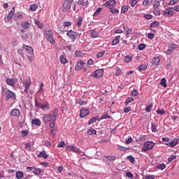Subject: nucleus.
Wrapping results in <instances>:
<instances>
[{
  "mask_svg": "<svg viewBox=\"0 0 179 179\" xmlns=\"http://www.w3.org/2000/svg\"><path fill=\"white\" fill-rule=\"evenodd\" d=\"M57 117H58V108H55L53 111L50 114H45L43 115L44 122H50V121H55Z\"/></svg>",
  "mask_w": 179,
  "mask_h": 179,
  "instance_id": "nucleus-1",
  "label": "nucleus"
},
{
  "mask_svg": "<svg viewBox=\"0 0 179 179\" xmlns=\"http://www.w3.org/2000/svg\"><path fill=\"white\" fill-rule=\"evenodd\" d=\"M155 145H156V143H153V141L145 142L141 152H148V150H152V149L155 148Z\"/></svg>",
  "mask_w": 179,
  "mask_h": 179,
  "instance_id": "nucleus-2",
  "label": "nucleus"
},
{
  "mask_svg": "<svg viewBox=\"0 0 179 179\" xmlns=\"http://www.w3.org/2000/svg\"><path fill=\"white\" fill-rule=\"evenodd\" d=\"M45 36L48 40V41H49V43H50V44H55V40H54V33L52 32V31L51 30H48V31H45Z\"/></svg>",
  "mask_w": 179,
  "mask_h": 179,
  "instance_id": "nucleus-3",
  "label": "nucleus"
},
{
  "mask_svg": "<svg viewBox=\"0 0 179 179\" xmlns=\"http://www.w3.org/2000/svg\"><path fill=\"white\" fill-rule=\"evenodd\" d=\"M163 13L165 17H171V16H174V9L173 8H168L163 11Z\"/></svg>",
  "mask_w": 179,
  "mask_h": 179,
  "instance_id": "nucleus-4",
  "label": "nucleus"
},
{
  "mask_svg": "<svg viewBox=\"0 0 179 179\" xmlns=\"http://www.w3.org/2000/svg\"><path fill=\"white\" fill-rule=\"evenodd\" d=\"M103 75H104L103 69H97L94 72L92 76V78H96V79H99V78H101Z\"/></svg>",
  "mask_w": 179,
  "mask_h": 179,
  "instance_id": "nucleus-5",
  "label": "nucleus"
},
{
  "mask_svg": "<svg viewBox=\"0 0 179 179\" xmlns=\"http://www.w3.org/2000/svg\"><path fill=\"white\" fill-rule=\"evenodd\" d=\"M6 100H9V99L16 100V94H15V92L10 91V90H7V91L6 92Z\"/></svg>",
  "mask_w": 179,
  "mask_h": 179,
  "instance_id": "nucleus-6",
  "label": "nucleus"
},
{
  "mask_svg": "<svg viewBox=\"0 0 179 179\" xmlns=\"http://www.w3.org/2000/svg\"><path fill=\"white\" fill-rule=\"evenodd\" d=\"M6 83L8 85V86H11V87H15L16 85V83H17V78H6Z\"/></svg>",
  "mask_w": 179,
  "mask_h": 179,
  "instance_id": "nucleus-7",
  "label": "nucleus"
},
{
  "mask_svg": "<svg viewBox=\"0 0 179 179\" xmlns=\"http://www.w3.org/2000/svg\"><path fill=\"white\" fill-rule=\"evenodd\" d=\"M66 150H69V152H74V153H79V155L82 153V151H80L79 148H76L73 145H67Z\"/></svg>",
  "mask_w": 179,
  "mask_h": 179,
  "instance_id": "nucleus-8",
  "label": "nucleus"
},
{
  "mask_svg": "<svg viewBox=\"0 0 179 179\" xmlns=\"http://www.w3.org/2000/svg\"><path fill=\"white\" fill-rule=\"evenodd\" d=\"M176 48H178V45L173 43L170 44L169 45L168 50L166 51V54H171V52H173V51H174Z\"/></svg>",
  "mask_w": 179,
  "mask_h": 179,
  "instance_id": "nucleus-9",
  "label": "nucleus"
},
{
  "mask_svg": "<svg viewBox=\"0 0 179 179\" xmlns=\"http://www.w3.org/2000/svg\"><path fill=\"white\" fill-rule=\"evenodd\" d=\"M89 109L82 108L80 110V118H85L87 115H89L90 114Z\"/></svg>",
  "mask_w": 179,
  "mask_h": 179,
  "instance_id": "nucleus-10",
  "label": "nucleus"
},
{
  "mask_svg": "<svg viewBox=\"0 0 179 179\" xmlns=\"http://www.w3.org/2000/svg\"><path fill=\"white\" fill-rule=\"evenodd\" d=\"M152 65H153V66H159V65H160V57H154L152 61Z\"/></svg>",
  "mask_w": 179,
  "mask_h": 179,
  "instance_id": "nucleus-11",
  "label": "nucleus"
},
{
  "mask_svg": "<svg viewBox=\"0 0 179 179\" xmlns=\"http://www.w3.org/2000/svg\"><path fill=\"white\" fill-rule=\"evenodd\" d=\"M67 36L74 41L76 40V33H75L73 31L70 30L67 32Z\"/></svg>",
  "mask_w": 179,
  "mask_h": 179,
  "instance_id": "nucleus-12",
  "label": "nucleus"
},
{
  "mask_svg": "<svg viewBox=\"0 0 179 179\" xmlns=\"http://www.w3.org/2000/svg\"><path fill=\"white\" fill-rule=\"evenodd\" d=\"M22 48H23V50H25V51H27V52H28V54H34L33 48H31L29 45H23Z\"/></svg>",
  "mask_w": 179,
  "mask_h": 179,
  "instance_id": "nucleus-13",
  "label": "nucleus"
},
{
  "mask_svg": "<svg viewBox=\"0 0 179 179\" xmlns=\"http://www.w3.org/2000/svg\"><path fill=\"white\" fill-rule=\"evenodd\" d=\"M83 65H85V62L83 61H78L77 65L75 67L76 71H80V69L83 68Z\"/></svg>",
  "mask_w": 179,
  "mask_h": 179,
  "instance_id": "nucleus-14",
  "label": "nucleus"
},
{
  "mask_svg": "<svg viewBox=\"0 0 179 179\" xmlns=\"http://www.w3.org/2000/svg\"><path fill=\"white\" fill-rule=\"evenodd\" d=\"M178 143V138H175L171 143H166V145H167L168 146H170V148H174V146H177Z\"/></svg>",
  "mask_w": 179,
  "mask_h": 179,
  "instance_id": "nucleus-15",
  "label": "nucleus"
},
{
  "mask_svg": "<svg viewBox=\"0 0 179 179\" xmlns=\"http://www.w3.org/2000/svg\"><path fill=\"white\" fill-rule=\"evenodd\" d=\"M31 85V80H28L26 81L24 83V92L25 93L28 94L29 93V87H30Z\"/></svg>",
  "mask_w": 179,
  "mask_h": 179,
  "instance_id": "nucleus-16",
  "label": "nucleus"
},
{
  "mask_svg": "<svg viewBox=\"0 0 179 179\" xmlns=\"http://www.w3.org/2000/svg\"><path fill=\"white\" fill-rule=\"evenodd\" d=\"M10 114L13 117H19L20 115V110L19 109H13Z\"/></svg>",
  "mask_w": 179,
  "mask_h": 179,
  "instance_id": "nucleus-17",
  "label": "nucleus"
},
{
  "mask_svg": "<svg viewBox=\"0 0 179 179\" xmlns=\"http://www.w3.org/2000/svg\"><path fill=\"white\" fill-rule=\"evenodd\" d=\"M104 5L105 6H112V8H114L115 6V0H108Z\"/></svg>",
  "mask_w": 179,
  "mask_h": 179,
  "instance_id": "nucleus-18",
  "label": "nucleus"
},
{
  "mask_svg": "<svg viewBox=\"0 0 179 179\" xmlns=\"http://www.w3.org/2000/svg\"><path fill=\"white\" fill-rule=\"evenodd\" d=\"M90 34L92 38H97L99 37V33L94 29L90 31Z\"/></svg>",
  "mask_w": 179,
  "mask_h": 179,
  "instance_id": "nucleus-19",
  "label": "nucleus"
},
{
  "mask_svg": "<svg viewBox=\"0 0 179 179\" xmlns=\"http://www.w3.org/2000/svg\"><path fill=\"white\" fill-rule=\"evenodd\" d=\"M71 3H72V1H64V3H63L64 9H66V10L71 9Z\"/></svg>",
  "mask_w": 179,
  "mask_h": 179,
  "instance_id": "nucleus-20",
  "label": "nucleus"
},
{
  "mask_svg": "<svg viewBox=\"0 0 179 179\" xmlns=\"http://www.w3.org/2000/svg\"><path fill=\"white\" fill-rule=\"evenodd\" d=\"M15 15V7H13L10 13H8V15H7L8 20H10L12 19H13V15Z\"/></svg>",
  "mask_w": 179,
  "mask_h": 179,
  "instance_id": "nucleus-21",
  "label": "nucleus"
},
{
  "mask_svg": "<svg viewBox=\"0 0 179 179\" xmlns=\"http://www.w3.org/2000/svg\"><path fill=\"white\" fill-rule=\"evenodd\" d=\"M32 125H36V127H40L41 125V120L40 119H35L31 120Z\"/></svg>",
  "mask_w": 179,
  "mask_h": 179,
  "instance_id": "nucleus-22",
  "label": "nucleus"
},
{
  "mask_svg": "<svg viewBox=\"0 0 179 179\" xmlns=\"http://www.w3.org/2000/svg\"><path fill=\"white\" fill-rule=\"evenodd\" d=\"M14 19L17 21L22 20V19H23V14H22L20 13H15L14 15Z\"/></svg>",
  "mask_w": 179,
  "mask_h": 179,
  "instance_id": "nucleus-23",
  "label": "nucleus"
},
{
  "mask_svg": "<svg viewBox=\"0 0 179 179\" xmlns=\"http://www.w3.org/2000/svg\"><path fill=\"white\" fill-rule=\"evenodd\" d=\"M120 38H121V36H115L114 40H113V41H112V45H117V44H118V43H120Z\"/></svg>",
  "mask_w": 179,
  "mask_h": 179,
  "instance_id": "nucleus-24",
  "label": "nucleus"
},
{
  "mask_svg": "<svg viewBox=\"0 0 179 179\" xmlns=\"http://www.w3.org/2000/svg\"><path fill=\"white\" fill-rule=\"evenodd\" d=\"M123 29L124 30H125L126 33H127V36L131 34L132 33V31H134V29H129V27H127L125 25H123Z\"/></svg>",
  "mask_w": 179,
  "mask_h": 179,
  "instance_id": "nucleus-25",
  "label": "nucleus"
},
{
  "mask_svg": "<svg viewBox=\"0 0 179 179\" xmlns=\"http://www.w3.org/2000/svg\"><path fill=\"white\" fill-rule=\"evenodd\" d=\"M43 170L41 169L34 168L33 174H35V176H40Z\"/></svg>",
  "mask_w": 179,
  "mask_h": 179,
  "instance_id": "nucleus-26",
  "label": "nucleus"
},
{
  "mask_svg": "<svg viewBox=\"0 0 179 179\" xmlns=\"http://www.w3.org/2000/svg\"><path fill=\"white\" fill-rule=\"evenodd\" d=\"M38 157H43V159H47L48 157V155L45 151H42L38 155Z\"/></svg>",
  "mask_w": 179,
  "mask_h": 179,
  "instance_id": "nucleus-27",
  "label": "nucleus"
},
{
  "mask_svg": "<svg viewBox=\"0 0 179 179\" xmlns=\"http://www.w3.org/2000/svg\"><path fill=\"white\" fill-rule=\"evenodd\" d=\"M15 177L17 179L23 178V177H24V174L23 172L19 171L16 172Z\"/></svg>",
  "mask_w": 179,
  "mask_h": 179,
  "instance_id": "nucleus-28",
  "label": "nucleus"
},
{
  "mask_svg": "<svg viewBox=\"0 0 179 179\" xmlns=\"http://www.w3.org/2000/svg\"><path fill=\"white\" fill-rule=\"evenodd\" d=\"M152 2H153V0H144L142 5L143 6H149V5H152Z\"/></svg>",
  "mask_w": 179,
  "mask_h": 179,
  "instance_id": "nucleus-29",
  "label": "nucleus"
},
{
  "mask_svg": "<svg viewBox=\"0 0 179 179\" xmlns=\"http://www.w3.org/2000/svg\"><path fill=\"white\" fill-rule=\"evenodd\" d=\"M55 127V121L54 122V120H53L50 123V128L51 134H52V132H54V131H55V129H54Z\"/></svg>",
  "mask_w": 179,
  "mask_h": 179,
  "instance_id": "nucleus-30",
  "label": "nucleus"
},
{
  "mask_svg": "<svg viewBox=\"0 0 179 179\" xmlns=\"http://www.w3.org/2000/svg\"><path fill=\"white\" fill-rule=\"evenodd\" d=\"M59 61L61 64H68V60L65 57H64V55L59 56Z\"/></svg>",
  "mask_w": 179,
  "mask_h": 179,
  "instance_id": "nucleus-31",
  "label": "nucleus"
},
{
  "mask_svg": "<svg viewBox=\"0 0 179 179\" xmlns=\"http://www.w3.org/2000/svg\"><path fill=\"white\" fill-rule=\"evenodd\" d=\"M117 150H120L122 152H127V150H130L131 148H129V147L126 148V147H122L121 145H119L118 148H117Z\"/></svg>",
  "mask_w": 179,
  "mask_h": 179,
  "instance_id": "nucleus-32",
  "label": "nucleus"
},
{
  "mask_svg": "<svg viewBox=\"0 0 179 179\" xmlns=\"http://www.w3.org/2000/svg\"><path fill=\"white\" fill-rule=\"evenodd\" d=\"M99 120V117H93L88 121V124L92 125V124H94V122H96Z\"/></svg>",
  "mask_w": 179,
  "mask_h": 179,
  "instance_id": "nucleus-33",
  "label": "nucleus"
},
{
  "mask_svg": "<svg viewBox=\"0 0 179 179\" xmlns=\"http://www.w3.org/2000/svg\"><path fill=\"white\" fill-rule=\"evenodd\" d=\"M41 108L42 110H44L45 108H48V110H50V103L48 102H45L44 103H42Z\"/></svg>",
  "mask_w": 179,
  "mask_h": 179,
  "instance_id": "nucleus-34",
  "label": "nucleus"
},
{
  "mask_svg": "<svg viewBox=\"0 0 179 179\" xmlns=\"http://www.w3.org/2000/svg\"><path fill=\"white\" fill-rule=\"evenodd\" d=\"M128 9H129V6H122L121 9V13H127V12H128Z\"/></svg>",
  "mask_w": 179,
  "mask_h": 179,
  "instance_id": "nucleus-35",
  "label": "nucleus"
},
{
  "mask_svg": "<svg viewBox=\"0 0 179 179\" xmlns=\"http://www.w3.org/2000/svg\"><path fill=\"white\" fill-rule=\"evenodd\" d=\"M37 8H38V5L34 3L30 6L29 10H31L32 12H34V10H37Z\"/></svg>",
  "mask_w": 179,
  "mask_h": 179,
  "instance_id": "nucleus-36",
  "label": "nucleus"
},
{
  "mask_svg": "<svg viewBox=\"0 0 179 179\" xmlns=\"http://www.w3.org/2000/svg\"><path fill=\"white\" fill-rule=\"evenodd\" d=\"M166 82H167V80H166V78H162L161 82H160L161 86H163V87H167Z\"/></svg>",
  "mask_w": 179,
  "mask_h": 179,
  "instance_id": "nucleus-37",
  "label": "nucleus"
},
{
  "mask_svg": "<svg viewBox=\"0 0 179 179\" xmlns=\"http://www.w3.org/2000/svg\"><path fill=\"white\" fill-rule=\"evenodd\" d=\"M71 26V23L64 24L62 27V29H63V31H68V27Z\"/></svg>",
  "mask_w": 179,
  "mask_h": 179,
  "instance_id": "nucleus-38",
  "label": "nucleus"
},
{
  "mask_svg": "<svg viewBox=\"0 0 179 179\" xmlns=\"http://www.w3.org/2000/svg\"><path fill=\"white\" fill-rule=\"evenodd\" d=\"M87 133L89 134V135H96L97 131H96L93 128H92L87 131Z\"/></svg>",
  "mask_w": 179,
  "mask_h": 179,
  "instance_id": "nucleus-39",
  "label": "nucleus"
},
{
  "mask_svg": "<svg viewBox=\"0 0 179 179\" xmlns=\"http://www.w3.org/2000/svg\"><path fill=\"white\" fill-rule=\"evenodd\" d=\"M138 69L140 71H145V69H148V65H146V64H141V65L139 66Z\"/></svg>",
  "mask_w": 179,
  "mask_h": 179,
  "instance_id": "nucleus-40",
  "label": "nucleus"
},
{
  "mask_svg": "<svg viewBox=\"0 0 179 179\" xmlns=\"http://www.w3.org/2000/svg\"><path fill=\"white\" fill-rule=\"evenodd\" d=\"M132 101H134V98L132 97H128L125 102H124V104L125 106H128V104H129V103H132Z\"/></svg>",
  "mask_w": 179,
  "mask_h": 179,
  "instance_id": "nucleus-41",
  "label": "nucleus"
},
{
  "mask_svg": "<svg viewBox=\"0 0 179 179\" xmlns=\"http://www.w3.org/2000/svg\"><path fill=\"white\" fill-rule=\"evenodd\" d=\"M151 129H152V132H154V133L157 132V128L156 127V124L155 123L151 124Z\"/></svg>",
  "mask_w": 179,
  "mask_h": 179,
  "instance_id": "nucleus-42",
  "label": "nucleus"
},
{
  "mask_svg": "<svg viewBox=\"0 0 179 179\" xmlns=\"http://www.w3.org/2000/svg\"><path fill=\"white\" fill-rule=\"evenodd\" d=\"M152 108H153V103H150L149 106H147L145 111H147V113H150L152 111Z\"/></svg>",
  "mask_w": 179,
  "mask_h": 179,
  "instance_id": "nucleus-43",
  "label": "nucleus"
},
{
  "mask_svg": "<svg viewBox=\"0 0 179 179\" xmlns=\"http://www.w3.org/2000/svg\"><path fill=\"white\" fill-rule=\"evenodd\" d=\"M157 169H159V170H164L166 169V164H159L157 166Z\"/></svg>",
  "mask_w": 179,
  "mask_h": 179,
  "instance_id": "nucleus-44",
  "label": "nucleus"
},
{
  "mask_svg": "<svg viewBox=\"0 0 179 179\" xmlns=\"http://www.w3.org/2000/svg\"><path fill=\"white\" fill-rule=\"evenodd\" d=\"M104 157L105 159H107L108 160H109V162H114V160L117 159L116 157H113V156H105Z\"/></svg>",
  "mask_w": 179,
  "mask_h": 179,
  "instance_id": "nucleus-45",
  "label": "nucleus"
},
{
  "mask_svg": "<svg viewBox=\"0 0 179 179\" xmlns=\"http://www.w3.org/2000/svg\"><path fill=\"white\" fill-rule=\"evenodd\" d=\"M132 61V57L129 55H127L124 57V62H131Z\"/></svg>",
  "mask_w": 179,
  "mask_h": 179,
  "instance_id": "nucleus-46",
  "label": "nucleus"
},
{
  "mask_svg": "<svg viewBox=\"0 0 179 179\" xmlns=\"http://www.w3.org/2000/svg\"><path fill=\"white\" fill-rule=\"evenodd\" d=\"M127 160H129V162L131 164L135 163V158L134 157H132V155H129L127 156Z\"/></svg>",
  "mask_w": 179,
  "mask_h": 179,
  "instance_id": "nucleus-47",
  "label": "nucleus"
},
{
  "mask_svg": "<svg viewBox=\"0 0 179 179\" xmlns=\"http://www.w3.org/2000/svg\"><path fill=\"white\" fill-rule=\"evenodd\" d=\"M160 6V2L159 1H155L153 3V8L154 9H157Z\"/></svg>",
  "mask_w": 179,
  "mask_h": 179,
  "instance_id": "nucleus-48",
  "label": "nucleus"
},
{
  "mask_svg": "<svg viewBox=\"0 0 179 179\" xmlns=\"http://www.w3.org/2000/svg\"><path fill=\"white\" fill-rule=\"evenodd\" d=\"M18 55H20L22 58L24 57V53L23 52L22 49H18L17 51Z\"/></svg>",
  "mask_w": 179,
  "mask_h": 179,
  "instance_id": "nucleus-49",
  "label": "nucleus"
},
{
  "mask_svg": "<svg viewBox=\"0 0 179 179\" xmlns=\"http://www.w3.org/2000/svg\"><path fill=\"white\" fill-rule=\"evenodd\" d=\"M138 90H134L133 91H132V92H131V96H133V97H136V96L138 94Z\"/></svg>",
  "mask_w": 179,
  "mask_h": 179,
  "instance_id": "nucleus-50",
  "label": "nucleus"
},
{
  "mask_svg": "<svg viewBox=\"0 0 179 179\" xmlns=\"http://www.w3.org/2000/svg\"><path fill=\"white\" fill-rule=\"evenodd\" d=\"M25 149H27V150L30 152V150H31V145L29 143H26L25 144Z\"/></svg>",
  "mask_w": 179,
  "mask_h": 179,
  "instance_id": "nucleus-51",
  "label": "nucleus"
},
{
  "mask_svg": "<svg viewBox=\"0 0 179 179\" xmlns=\"http://www.w3.org/2000/svg\"><path fill=\"white\" fill-rule=\"evenodd\" d=\"M105 53H106V51L99 52L96 55L97 58H101V57H103Z\"/></svg>",
  "mask_w": 179,
  "mask_h": 179,
  "instance_id": "nucleus-52",
  "label": "nucleus"
},
{
  "mask_svg": "<svg viewBox=\"0 0 179 179\" xmlns=\"http://www.w3.org/2000/svg\"><path fill=\"white\" fill-rule=\"evenodd\" d=\"M137 3H138V1L136 0L130 1V5L131 6H132V8H134V6H135V5H136Z\"/></svg>",
  "mask_w": 179,
  "mask_h": 179,
  "instance_id": "nucleus-53",
  "label": "nucleus"
},
{
  "mask_svg": "<svg viewBox=\"0 0 179 179\" xmlns=\"http://www.w3.org/2000/svg\"><path fill=\"white\" fill-rule=\"evenodd\" d=\"M179 0H171L169 5H176V3H178Z\"/></svg>",
  "mask_w": 179,
  "mask_h": 179,
  "instance_id": "nucleus-54",
  "label": "nucleus"
},
{
  "mask_svg": "<svg viewBox=\"0 0 179 179\" xmlns=\"http://www.w3.org/2000/svg\"><path fill=\"white\" fill-rule=\"evenodd\" d=\"M21 26L24 29H29V27H30V23L22 24Z\"/></svg>",
  "mask_w": 179,
  "mask_h": 179,
  "instance_id": "nucleus-55",
  "label": "nucleus"
},
{
  "mask_svg": "<svg viewBox=\"0 0 179 179\" xmlns=\"http://www.w3.org/2000/svg\"><path fill=\"white\" fill-rule=\"evenodd\" d=\"M138 50H140V51H142L143 50H145V44L141 43V44L138 45Z\"/></svg>",
  "mask_w": 179,
  "mask_h": 179,
  "instance_id": "nucleus-56",
  "label": "nucleus"
},
{
  "mask_svg": "<svg viewBox=\"0 0 179 179\" xmlns=\"http://www.w3.org/2000/svg\"><path fill=\"white\" fill-rule=\"evenodd\" d=\"M78 104H80V106H85V105L87 104V101L80 100V101H78Z\"/></svg>",
  "mask_w": 179,
  "mask_h": 179,
  "instance_id": "nucleus-57",
  "label": "nucleus"
},
{
  "mask_svg": "<svg viewBox=\"0 0 179 179\" xmlns=\"http://www.w3.org/2000/svg\"><path fill=\"white\" fill-rule=\"evenodd\" d=\"M157 114H160L161 115H163L164 114L166 113V112L164 111V109H162V110H157Z\"/></svg>",
  "mask_w": 179,
  "mask_h": 179,
  "instance_id": "nucleus-58",
  "label": "nucleus"
},
{
  "mask_svg": "<svg viewBox=\"0 0 179 179\" xmlns=\"http://www.w3.org/2000/svg\"><path fill=\"white\" fill-rule=\"evenodd\" d=\"M66 144L65 142L64 141H61L59 144H58V148H65Z\"/></svg>",
  "mask_w": 179,
  "mask_h": 179,
  "instance_id": "nucleus-59",
  "label": "nucleus"
},
{
  "mask_svg": "<svg viewBox=\"0 0 179 179\" xmlns=\"http://www.w3.org/2000/svg\"><path fill=\"white\" fill-rule=\"evenodd\" d=\"M21 133L22 134L23 137L27 136V135L29 134V131L27 130H22Z\"/></svg>",
  "mask_w": 179,
  "mask_h": 179,
  "instance_id": "nucleus-60",
  "label": "nucleus"
},
{
  "mask_svg": "<svg viewBox=\"0 0 179 179\" xmlns=\"http://www.w3.org/2000/svg\"><path fill=\"white\" fill-rule=\"evenodd\" d=\"M174 159H177V156L176 155H171L170 157L169 158V162H173Z\"/></svg>",
  "mask_w": 179,
  "mask_h": 179,
  "instance_id": "nucleus-61",
  "label": "nucleus"
},
{
  "mask_svg": "<svg viewBox=\"0 0 179 179\" xmlns=\"http://www.w3.org/2000/svg\"><path fill=\"white\" fill-rule=\"evenodd\" d=\"M126 176H127L129 178H134V174H132V173H131V172H127V173H126Z\"/></svg>",
  "mask_w": 179,
  "mask_h": 179,
  "instance_id": "nucleus-62",
  "label": "nucleus"
},
{
  "mask_svg": "<svg viewBox=\"0 0 179 179\" xmlns=\"http://www.w3.org/2000/svg\"><path fill=\"white\" fill-rule=\"evenodd\" d=\"M145 19H146L147 20H150V19H152V15L150 14H147L144 15Z\"/></svg>",
  "mask_w": 179,
  "mask_h": 179,
  "instance_id": "nucleus-63",
  "label": "nucleus"
},
{
  "mask_svg": "<svg viewBox=\"0 0 179 179\" xmlns=\"http://www.w3.org/2000/svg\"><path fill=\"white\" fill-rule=\"evenodd\" d=\"M76 57H82V52L79 50H76L75 52Z\"/></svg>",
  "mask_w": 179,
  "mask_h": 179,
  "instance_id": "nucleus-64",
  "label": "nucleus"
}]
</instances>
